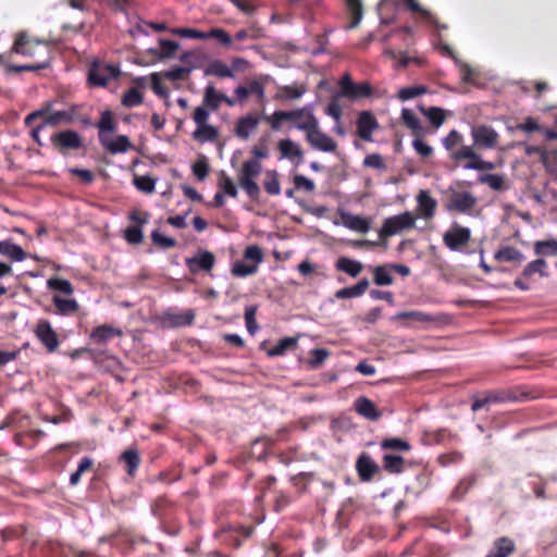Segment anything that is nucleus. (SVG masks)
Wrapping results in <instances>:
<instances>
[{"label":"nucleus","instance_id":"c85d7f7f","mask_svg":"<svg viewBox=\"0 0 557 557\" xmlns=\"http://www.w3.org/2000/svg\"><path fill=\"white\" fill-rule=\"evenodd\" d=\"M485 393L488 397L490 404L517 401L527 396L525 394L518 393L515 388L488 391Z\"/></svg>","mask_w":557,"mask_h":557},{"label":"nucleus","instance_id":"72a5a7b5","mask_svg":"<svg viewBox=\"0 0 557 557\" xmlns=\"http://www.w3.org/2000/svg\"><path fill=\"white\" fill-rule=\"evenodd\" d=\"M55 307V313L60 315H70L78 311L79 305L75 299L62 298L59 295L52 297Z\"/></svg>","mask_w":557,"mask_h":557},{"label":"nucleus","instance_id":"4d7b16f0","mask_svg":"<svg viewBox=\"0 0 557 557\" xmlns=\"http://www.w3.org/2000/svg\"><path fill=\"white\" fill-rule=\"evenodd\" d=\"M306 92V88L304 86H283L280 88V92L276 95V98L282 100H293L300 98Z\"/></svg>","mask_w":557,"mask_h":557},{"label":"nucleus","instance_id":"8fccbe9b","mask_svg":"<svg viewBox=\"0 0 557 557\" xmlns=\"http://www.w3.org/2000/svg\"><path fill=\"white\" fill-rule=\"evenodd\" d=\"M344 222L345 225L352 231L367 233L370 230L369 222L360 215L346 214L344 216Z\"/></svg>","mask_w":557,"mask_h":557},{"label":"nucleus","instance_id":"2f4dec72","mask_svg":"<svg viewBox=\"0 0 557 557\" xmlns=\"http://www.w3.org/2000/svg\"><path fill=\"white\" fill-rule=\"evenodd\" d=\"M301 114V111H281L277 110L273 112L270 116H264L263 119L270 123L271 128L274 131H278L282 127L283 121H296V119Z\"/></svg>","mask_w":557,"mask_h":557},{"label":"nucleus","instance_id":"39448f33","mask_svg":"<svg viewBox=\"0 0 557 557\" xmlns=\"http://www.w3.org/2000/svg\"><path fill=\"white\" fill-rule=\"evenodd\" d=\"M52 147L62 156L84 148V138L76 131L63 129L51 136Z\"/></svg>","mask_w":557,"mask_h":557},{"label":"nucleus","instance_id":"5701e85b","mask_svg":"<svg viewBox=\"0 0 557 557\" xmlns=\"http://www.w3.org/2000/svg\"><path fill=\"white\" fill-rule=\"evenodd\" d=\"M401 2L413 13H418L422 20L437 29H447L446 24L441 23L429 10L422 8L417 0H401Z\"/></svg>","mask_w":557,"mask_h":557},{"label":"nucleus","instance_id":"423d86ee","mask_svg":"<svg viewBox=\"0 0 557 557\" xmlns=\"http://www.w3.org/2000/svg\"><path fill=\"white\" fill-rule=\"evenodd\" d=\"M210 112L202 107H197L193 113V120L197 127L193 133V138L199 143L214 141L219 137L216 127L209 125Z\"/></svg>","mask_w":557,"mask_h":557},{"label":"nucleus","instance_id":"473e14b6","mask_svg":"<svg viewBox=\"0 0 557 557\" xmlns=\"http://www.w3.org/2000/svg\"><path fill=\"white\" fill-rule=\"evenodd\" d=\"M494 259L498 262H522L524 260L523 253L512 247V246H503L495 253Z\"/></svg>","mask_w":557,"mask_h":557},{"label":"nucleus","instance_id":"79ce46f5","mask_svg":"<svg viewBox=\"0 0 557 557\" xmlns=\"http://www.w3.org/2000/svg\"><path fill=\"white\" fill-rule=\"evenodd\" d=\"M380 447L383 450H395L408 453L411 450V445L408 441L400 437H386L380 443Z\"/></svg>","mask_w":557,"mask_h":557},{"label":"nucleus","instance_id":"2eb2a0df","mask_svg":"<svg viewBox=\"0 0 557 557\" xmlns=\"http://www.w3.org/2000/svg\"><path fill=\"white\" fill-rule=\"evenodd\" d=\"M355 468L361 482H370L380 473V466L373 460L368 453L358 456Z\"/></svg>","mask_w":557,"mask_h":557},{"label":"nucleus","instance_id":"dca6fc26","mask_svg":"<svg viewBox=\"0 0 557 557\" xmlns=\"http://www.w3.org/2000/svg\"><path fill=\"white\" fill-rule=\"evenodd\" d=\"M471 135L474 144L480 148L492 149L498 143V134L496 131L487 125H478L472 128Z\"/></svg>","mask_w":557,"mask_h":557},{"label":"nucleus","instance_id":"f8f14e48","mask_svg":"<svg viewBox=\"0 0 557 557\" xmlns=\"http://www.w3.org/2000/svg\"><path fill=\"white\" fill-rule=\"evenodd\" d=\"M546 269L547 262L543 258H537L524 267L522 273L515 280L513 285L520 290H529L531 288L530 280L533 275L548 276Z\"/></svg>","mask_w":557,"mask_h":557},{"label":"nucleus","instance_id":"774afa93","mask_svg":"<svg viewBox=\"0 0 557 557\" xmlns=\"http://www.w3.org/2000/svg\"><path fill=\"white\" fill-rule=\"evenodd\" d=\"M159 46L161 58H172L180 48V45L176 41L169 39H160Z\"/></svg>","mask_w":557,"mask_h":557},{"label":"nucleus","instance_id":"c9c22d12","mask_svg":"<svg viewBox=\"0 0 557 557\" xmlns=\"http://www.w3.org/2000/svg\"><path fill=\"white\" fill-rule=\"evenodd\" d=\"M383 469L393 474L401 473L405 469V459L400 455L385 454L382 458Z\"/></svg>","mask_w":557,"mask_h":557},{"label":"nucleus","instance_id":"37998d69","mask_svg":"<svg viewBox=\"0 0 557 557\" xmlns=\"http://www.w3.org/2000/svg\"><path fill=\"white\" fill-rule=\"evenodd\" d=\"M534 253L540 257L557 256V239L537 240L533 245Z\"/></svg>","mask_w":557,"mask_h":557},{"label":"nucleus","instance_id":"a878e982","mask_svg":"<svg viewBox=\"0 0 557 557\" xmlns=\"http://www.w3.org/2000/svg\"><path fill=\"white\" fill-rule=\"evenodd\" d=\"M98 128V139L102 140L106 136L114 133L117 128V123L114 113L111 110H104L100 113L99 121L95 124Z\"/></svg>","mask_w":557,"mask_h":557},{"label":"nucleus","instance_id":"f03ea898","mask_svg":"<svg viewBox=\"0 0 557 557\" xmlns=\"http://www.w3.org/2000/svg\"><path fill=\"white\" fill-rule=\"evenodd\" d=\"M12 50L24 57L35 58L36 53H39L40 60L45 61L48 58V67L52 60V48L48 44L30 38L26 33H20L13 44Z\"/></svg>","mask_w":557,"mask_h":557},{"label":"nucleus","instance_id":"680f3d73","mask_svg":"<svg viewBox=\"0 0 557 557\" xmlns=\"http://www.w3.org/2000/svg\"><path fill=\"white\" fill-rule=\"evenodd\" d=\"M205 35L207 39L214 38L224 47L232 46V37L223 28H211L209 32H205Z\"/></svg>","mask_w":557,"mask_h":557},{"label":"nucleus","instance_id":"20e7f679","mask_svg":"<svg viewBox=\"0 0 557 557\" xmlns=\"http://www.w3.org/2000/svg\"><path fill=\"white\" fill-rule=\"evenodd\" d=\"M299 131L306 133V140L315 150L334 152L337 148L336 141L321 131L318 119H311L309 125L299 126Z\"/></svg>","mask_w":557,"mask_h":557},{"label":"nucleus","instance_id":"e2e57ef3","mask_svg":"<svg viewBox=\"0 0 557 557\" xmlns=\"http://www.w3.org/2000/svg\"><path fill=\"white\" fill-rule=\"evenodd\" d=\"M473 484H474L473 478H463L462 480L459 481V483L454 488V491L451 493V497L457 500L461 499L469 492V490L473 486Z\"/></svg>","mask_w":557,"mask_h":557},{"label":"nucleus","instance_id":"5fc2aeb1","mask_svg":"<svg viewBox=\"0 0 557 557\" xmlns=\"http://www.w3.org/2000/svg\"><path fill=\"white\" fill-rule=\"evenodd\" d=\"M429 91L428 87L424 85H414L400 88L398 91V99L401 101L410 100L414 97L424 95Z\"/></svg>","mask_w":557,"mask_h":557},{"label":"nucleus","instance_id":"4be33fe9","mask_svg":"<svg viewBox=\"0 0 557 557\" xmlns=\"http://www.w3.org/2000/svg\"><path fill=\"white\" fill-rule=\"evenodd\" d=\"M100 145L110 153H124L132 148V143L126 135H119L114 139L110 135L99 140Z\"/></svg>","mask_w":557,"mask_h":557},{"label":"nucleus","instance_id":"cd10ccee","mask_svg":"<svg viewBox=\"0 0 557 557\" xmlns=\"http://www.w3.org/2000/svg\"><path fill=\"white\" fill-rule=\"evenodd\" d=\"M277 149L281 152L282 158H286L290 161H297V163L302 161L304 152L300 146L289 138L281 139L277 143Z\"/></svg>","mask_w":557,"mask_h":557},{"label":"nucleus","instance_id":"0eeeda50","mask_svg":"<svg viewBox=\"0 0 557 557\" xmlns=\"http://www.w3.org/2000/svg\"><path fill=\"white\" fill-rule=\"evenodd\" d=\"M416 216L411 212H404L384 220L379 237L381 240H386L388 237L399 234L404 230H409L414 226Z\"/></svg>","mask_w":557,"mask_h":557},{"label":"nucleus","instance_id":"aec40b11","mask_svg":"<svg viewBox=\"0 0 557 557\" xmlns=\"http://www.w3.org/2000/svg\"><path fill=\"white\" fill-rule=\"evenodd\" d=\"M119 462L124 465V470L128 476L135 478L141 463L139 450L136 447L125 449L119 456Z\"/></svg>","mask_w":557,"mask_h":557},{"label":"nucleus","instance_id":"9b49d317","mask_svg":"<svg viewBox=\"0 0 557 557\" xmlns=\"http://www.w3.org/2000/svg\"><path fill=\"white\" fill-rule=\"evenodd\" d=\"M339 96L351 100L368 98L372 95V87L369 83H354L348 73L339 79Z\"/></svg>","mask_w":557,"mask_h":557},{"label":"nucleus","instance_id":"603ef678","mask_svg":"<svg viewBox=\"0 0 557 557\" xmlns=\"http://www.w3.org/2000/svg\"><path fill=\"white\" fill-rule=\"evenodd\" d=\"M257 264L246 263L245 261L237 260L233 263L231 273L235 277H246L257 273Z\"/></svg>","mask_w":557,"mask_h":557},{"label":"nucleus","instance_id":"bf43d9fd","mask_svg":"<svg viewBox=\"0 0 557 557\" xmlns=\"http://www.w3.org/2000/svg\"><path fill=\"white\" fill-rule=\"evenodd\" d=\"M330 356V351L324 348H314L310 351V359L308 360V367L310 369L320 368L323 362Z\"/></svg>","mask_w":557,"mask_h":557},{"label":"nucleus","instance_id":"6e6d98bb","mask_svg":"<svg viewBox=\"0 0 557 557\" xmlns=\"http://www.w3.org/2000/svg\"><path fill=\"white\" fill-rule=\"evenodd\" d=\"M218 186L223 195H227L232 198H236L238 195L237 188L230 176L224 172H221Z\"/></svg>","mask_w":557,"mask_h":557},{"label":"nucleus","instance_id":"13d9d810","mask_svg":"<svg viewBox=\"0 0 557 557\" xmlns=\"http://www.w3.org/2000/svg\"><path fill=\"white\" fill-rule=\"evenodd\" d=\"M144 97L139 89L136 87L129 88L122 97V104L127 108H133L143 103Z\"/></svg>","mask_w":557,"mask_h":557},{"label":"nucleus","instance_id":"ddd939ff","mask_svg":"<svg viewBox=\"0 0 557 557\" xmlns=\"http://www.w3.org/2000/svg\"><path fill=\"white\" fill-rule=\"evenodd\" d=\"M470 228L461 226L458 223H453L450 228L443 235L444 245L453 251L461 249L470 242Z\"/></svg>","mask_w":557,"mask_h":557},{"label":"nucleus","instance_id":"a19ab883","mask_svg":"<svg viewBox=\"0 0 557 557\" xmlns=\"http://www.w3.org/2000/svg\"><path fill=\"white\" fill-rule=\"evenodd\" d=\"M219 97L220 92L216 91L215 87L211 84L208 85L205 88L203 100L200 107L208 111H216L221 106Z\"/></svg>","mask_w":557,"mask_h":557},{"label":"nucleus","instance_id":"b1692460","mask_svg":"<svg viewBox=\"0 0 557 557\" xmlns=\"http://www.w3.org/2000/svg\"><path fill=\"white\" fill-rule=\"evenodd\" d=\"M259 125V119L253 114H247L237 120L235 125V135L243 139L247 140L249 136L257 129Z\"/></svg>","mask_w":557,"mask_h":557},{"label":"nucleus","instance_id":"49530a36","mask_svg":"<svg viewBox=\"0 0 557 557\" xmlns=\"http://www.w3.org/2000/svg\"><path fill=\"white\" fill-rule=\"evenodd\" d=\"M401 121L404 125L410 128L416 136L422 134L423 127L421 125V122L410 109L404 108L401 110Z\"/></svg>","mask_w":557,"mask_h":557},{"label":"nucleus","instance_id":"ea45409f","mask_svg":"<svg viewBox=\"0 0 557 557\" xmlns=\"http://www.w3.org/2000/svg\"><path fill=\"white\" fill-rule=\"evenodd\" d=\"M420 112L428 117L429 122L435 128H438L446 120V111L438 107H419Z\"/></svg>","mask_w":557,"mask_h":557},{"label":"nucleus","instance_id":"58836bf2","mask_svg":"<svg viewBox=\"0 0 557 557\" xmlns=\"http://www.w3.org/2000/svg\"><path fill=\"white\" fill-rule=\"evenodd\" d=\"M205 75L216 76L220 78H231L234 76L233 70L221 60H214L209 63L205 69Z\"/></svg>","mask_w":557,"mask_h":557},{"label":"nucleus","instance_id":"a211bd4d","mask_svg":"<svg viewBox=\"0 0 557 557\" xmlns=\"http://www.w3.org/2000/svg\"><path fill=\"white\" fill-rule=\"evenodd\" d=\"M119 73L114 65L95 66L89 71L88 81L94 86L104 87L111 79L116 78Z\"/></svg>","mask_w":557,"mask_h":557},{"label":"nucleus","instance_id":"de8ad7c7","mask_svg":"<svg viewBox=\"0 0 557 557\" xmlns=\"http://www.w3.org/2000/svg\"><path fill=\"white\" fill-rule=\"evenodd\" d=\"M263 187L265 191L271 196H277L281 194L278 173L275 170H269L265 172Z\"/></svg>","mask_w":557,"mask_h":557},{"label":"nucleus","instance_id":"864d4df0","mask_svg":"<svg viewBox=\"0 0 557 557\" xmlns=\"http://www.w3.org/2000/svg\"><path fill=\"white\" fill-rule=\"evenodd\" d=\"M134 186L145 194H152L156 187V180L149 175H134Z\"/></svg>","mask_w":557,"mask_h":557},{"label":"nucleus","instance_id":"6ab92c4d","mask_svg":"<svg viewBox=\"0 0 557 557\" xmlns=\"http://www.w3.org/2000/svg\"><path fill=\"white\" fill-rule=\"evenodd\" d=\"M123 335V331L120 327L110 325V324H101L96 326L90 335L89 339L92 344L97 345H106L109 341L114 337H121Z\"/></svg>","mask_w":557,"mask_h":557},{"label":"nucleus","instance_id":"4468645a","mask_svg":"<svg viewBox=\"0 0 557 557\" xmlns=\"http://www.w3.org/2000/svg\"><path fill=\"white\" fill-rule=\"evenodd\" d=\"M380 127L376 117L370 111H361L356 121V133L364 141H372V134Z\"/></svg>","mask_w":557,"mask_h":557},{"label":"nucleus","instance_id":"1a4fd4ad","mask_svg":"<svg viewBox=\"0 0 557 557\" xmlns=\"http://www.w3.org/2000/svg\"><path fill=\"white\" fill-rule=\"evenodd\" d=\"M34 335L47 352L53 354L59 349L60 339L57 331L47 319H40L34 327Z\"/></svg>","mask_w":557,"mask_h":557},{"label":"nucleus","instance_id":"a18cd8bd","mask_svg":"<svg viewBox=\"0 0 557 557\" xmlns=\"http://www.w3.org/2000/svg\"><path fill=\"white\" fill-rule=\"evenodd\" d=\"M418 206L424 218H432L435 213L436 201L424 190L418 195Z\"/></svg>","mask_w":557,"mask_h":557},{"label":"nucleus","instance_id":"f257e3e1","mask_svg":"<svg viewBox=\"0 0 557 557\" xmlns=\"http://www.w3.org/2000/svg\"><path fill=\"white\" fill-rule=\"evenodd\" d=\"M252 154L255 158L246 160L238 173V184L247 194V196L253 200H259L261 189L257 183V178L262 171V164L260 159L268 158V149L264 146H255L252 148Z\"/></svg>","mask_w":557,"mask_h":557},{"label":"nucleus","instance_id":"052dcab7","mask_svg":"<svg viewBox=\"0 0 557 557\" xmlns=\"http://www.w3.org/2000/svg\"><path fill=\"white\" fill-rule=\"evenodd\" d=\"M264 37V33L259 27H249L240 29L235 34L236 41H244L246 39L258 40Z\"/></svg>","mask_w":557,"mask_h":557},{"label":"nucleus","instance_id":"bb28decb","mask_svg":"<svg viewBox=\"0 0 557 557\" xmlns=\"http://www.w3.org/2000/svg\"><path fill=\"white\" fill-rule=\"evenodd\" d=\"M354 406L357 413L367 418L368 420L376 421L382 417V413L376 408L375 404L367 397L357 398Z\"/></svg>","mask_w":557,"mask_h":557},{"label":"nucleus","instance_id":"c756f323","mask_svg":"<svg viewBox=\"0 0 557 557\" xmlns=\"http://www.w3.org/2000/svg\"><path fill=\"white\" fill-rule=\"evenodd\" d=\"M369 287L368 278H361L356 285L344 287L335 293L337 299H348L362 296Z\"/></svg>","mask_w":557,"mask_h":557},{"label":"nucleus","instance_id":"7c9ffc66","mask_svg":"<svg viewBox=\"0 0 557 557\" xmlns=\"http://www.w3.org/2000/svg\"><path fill=\"white\" fill-rule=\"evenodd\" d=\"M337 271L344 272L351 277H357L363 270V264L348 257H341L335 263Z\"/></svg>","mask_w":557,"mask_h":557},{"label":"nucleus","instance_id":"3c124183","mask_svg":"<svg viewBox=\"0 0 557 557\" xmlns=\"http://www.w3.org/2000/svg\"><path fill=\"white\" fill-rule=\"evenodd\" d=\"M45 69H48V58H45V61H35L29 64H24V65L9 64L7 66V71L9 73L38 72V71L45 70Z\"/></svg>","mask_w":557,"mask_h":557},{"label":"nucleus","instance_id":"0e129e2a","mask_svg":"<svg viewBox=\"0 0 557 557\" xmlns=\"http://www.w3.org/2000/svg\"><path fill=\"white\" fill-rule=\"evenodd\" d=\"M151 240L153 245L162 249H169L176 246V240L174 238L164 236L157 230L151 232Z\"/></svg>","mask_w":557,"mask_h":557},{"label":"nucleus","instance_id":"412c9836","mask_svg":"<svg viewBox=\"0 0 557 557\" xmlns=\"http://www.w3.org/2000/svg\"><path fill=\"white\" fill-rule=\"evenodd\" d=\"M215 263V257L210 251H201L193 258L186 260V264L191 273H197L200 270L209 272Z\"/></svg>","mask_w":557,"mask_h":557},{"label":"nucleus","instance_id":"69168bd1","mask_svg":"<svg viewBox=\"0 0 557 557\" xmlns=\"http://www.w3.org/2000/svg\"><path fill=\"white\" fill-rule=\"evenodd\" d=\"M463 460V454L458 450L442 454L437 457V462L442 467L459 463Z\"/></svg>","mask_w":557,"mask_h":557},{"label":"nucleus","instance_id":"7ed1b4c3","mask_svg":"<svg viewBox=\"0 0 557 557\" xmlns=\"http://www.w3.org/2000/svg\"><path fill=\"white\" fill-rule=\"evenodd\" d=\"M48 114L46 116V124L57 126L60 124H73L79 122L84 126L94 125L91 119L88 115L81 114L82 106L73 104L64 110L51 111L50 106H47Z\"/></svg>","mask_w":557,"mask_h":557},{"label":"nucleus","instance_id":"6e6552de","mask_svg":"<svg viewBox=\"0 0 557 557\" xmlns=\"http://www.w3.org/2000/svg\"><path fill=\"white\" fill-rule=\"evenodd\" d=\"M476 203V197L470 191L451 189L445 208L449 212L470 213L475 208Z\"/></svg>","mask_w":557,"mask_h":557},{"label":"nucleus","instance_id":"9d476101","mask_svg":"<svg viewBox=\"0 0 557 557\" xmlns=\"http://www.w3.org/2000/svg\"><path fill=\"white\" fill-rule=\"evenodd\" d=\"M150 219V213L139 209H133L129 212L128 220L134 222V225H129L124 230V238L128 244L139 245L143 243V225L147 224Z\"/></svg>","mask_w":557,"mask_h":557},{"label":"nucleus","instance_id":"338daca9","mask_svg":"<svg viewBox=\"0 0 557 557\" xmlns=\"http://www.w3.org/2000/svg\"><path fill=\"white\" fill-rule=\"evenodd\" d=\"M293 502V498L289 494L284 491H275L274 492V510L276 512L283 511L287 506H289Z\"/></svg>","mask_w":557,"mask_h":557},{"label":"nucleus","instance_id":"f3484780","mask_svg":"<svg viewBox=\"0 0 557 557\" xmlns=\"http://www.w3.org/2000/svg\"><path fill=\"white\" fill-rule=\"evenodd\" d=\"M253 533L251 525L228 527L221 530V537L224 543L235 548L242 545V542Z\"/></svg>","mask_w":557,"mask_h":557},{"label":"nucleus","instance_id":"4c0bfd02","mask_svg":"<svg viewBox=\"0 0 557 557\" xmlns=\"http://www.w3.org/2000/svg\"><path fill=\"white\" fill-rule=\"evenodd\" d=\"M389 264L376 265L372 269L373 282L377 286H389L394 283Z\"/></svg>","mask_w":557,"mask_h":557},{"label":"nucleus","instance_id":"c03bdc74","mask_svg":"<svg viewBox=\"0 0 557 557\" xmlns=\"http://www.w3.org/2000/svg\"><path fill=\"white\" fill-rule=\"evenodd\" d=\"M298 343V338L296 337H284L281 338L276 345H274L271 349L268 350L269 357L283 356L287 350L295 349Z\"/></svg>","mask_w":557,"mask_h":557},{"label":"nucleus","instance_id":"f704fd0d","mask_svg":"<svg viewBox=\"0 0 557 557\" xmlns=\"http://www.w3.org/2000/svg\"><path fill=\"white\" fill-rule=\"evenodd\" d=\"M0 253L2 256L9 257L13 261H23L27 256L21 246L12 243L11 240L0 242Z\"/></svg>","mask_w":557,"mask_h":557},{"label":"nucleus","instance_id":"e433bc0d","mask_svg":"<svg viewBox=\"0 0 557 557\" xmlns=\"http://www.w3.org/2000/svg\"><path fill=\"white\" fill-rule=\"evenodd\" d=\"M347 11L350 15V23L347 26L348 29L356 28L362 17H363V8L361 0H345Z\"/></svg>","mask_w":557,"mask_h":557},{"label":"nucleus","instance_id":"393cba45","mask_svg":"<svg viewBox=\"0 0 557 557\" xmlns=\"http://www.w3.org/2000/svg\"><path fill=\"white\" fill-rule=\"evenodd\" d=\"M516 550L513 540L508 536L496 539L487 552L486 557H509Z\"/></svg>","mask_w":557,"mask_h":557},{"label":"nucleus","instance_id":"09e8293b","mask_svg":"<svg viewBox=\"0 0 557 557\" xmlns=\"http://www.w3.org/2000/svg\"><path fill=\"white\" fill-rule=\"evenodd\" d=\"M47 286L51 290L60 292L64 295L71 296L74 293L72 283L65 278L58 276L50 277L47 281Z\"/></svg>","mask_w":557,"mask_h":557}]
</instances>
